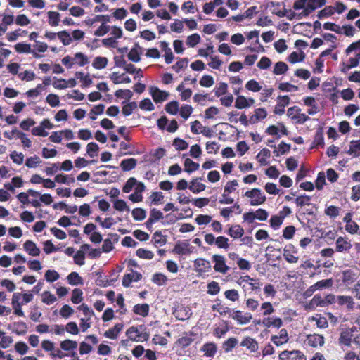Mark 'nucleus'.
<instances>
[{
	"label": "nucleus",
	"instance_id": "obj_27",
	"mask_svg": "<svg viewBox=\"0 0 360 360\" xmlns=\"http://www.w3.org/2000/svg\"><path fill=\"white\" fill-rule=\"evenodd\" d=\"M229 235L234 238H241L244 234V229L240 225H232L229 229Z\"/></svg>",
	"mask_w": 360,
	"mask_h": 360
},
{
	"label": "nucleus",
	"instance_id": "obj_41",
	"mask_svg": "<svg viewBox=\"0 0 360 360\" xmlns=\"http://www.w3.org/2000/svg\"><path fill=\"white\" fill-rule=\"evenodd\" d=\"M149 306L147 304H136L134 307V312L142 316H146L148 314Z\"/></svg>",
	"mask_w": 360,
	"mask_h": 360
},
{
	"label": "nucleus",
	"instance_id": "obj_47",
	"mask_svg": "<svg viewBox=\"0 0 360 360\" xmlns=\"http://www.w3.org/2000/svg\"><path fill=\"white\" fill-rule=\"evenodd\" d=\"M60 347L65 351H71L77 347V342L71 340H65L60 342Z\"/></svg>",
	"mask_w": 360,
	"mask_h": 360
},
{
	"label": "nucleus",
	"instance_id": "obj_20",
	"mask_svg": "<svg viewBox=\"0 0 360 360\" xmlns=\"http://www.w3.org/2000/svg\"><path fill=\"white\" fill-rule=\"evenodd\" d=\"M307 344L311 347L322 346L324 344V338L321 335L312 334L307 338Z\"/></svg>",
	"mask_w": 360,
	"mask_h": 360
},
{
	"label": "nucleus",
	"instance_id": "obj_13",
	"mask_svg": "<svg viewBox=\"0 0 360 360\" xmlns=\"http://www.w3.org/2000/svg\"><path fill=\"white\" fill-rule=\"evenodd\" d=\"M150 94L155 103L166 101L169 96L168 92L162 91L156 86H151L150 88Z\"/></svg>",
	"mask_w": 360,
	"mask_h": 360
},
{
	"label": "nucleus",
	"instance_id": "obj_16",
	"mask_svg": "<svg viewBox=\"0 0 360 360\" xmlns=\"http://www.w3.org/2000/svg\"><path fill=\"white\" fill-rule=\"evenodd\" d=\"M254 114L249 118L250 124H255L258 122L265 119L267 116V111L264 108H256L254 111Z\"/></svg>",
	"mask_w": 360,
	"mask_h": 360
},
{
	"label": "nucleus",
	"instance_id": "obj_48",
	"mask_svg": "<svg viewBox=\"0 0 360 360\" xmlns=\"http://www.w3.org/2000/svg\"><path fill=\"white\" fill-rule=\"evenodd\" d=\"M165 110L170 115H176L179 111V103L176 101L166 104Z\"/></svg>",
	"mask_w": 360,
	"mask_h": 360
},
{
	"label": "nucleus",
	"instance_id": "obj_36",
	"mask_svg": "<svg viewBox=\"0 0 360 360\" xmlns=\"http://www.w3.org/2000/svg\"><path fill=\"white\" fill-rule=\"evenodd\" d=\"M238 343V341L236 338H229L223 343L222 347L225 352H230Z\"/></svg>",
	"mask_w": 360,
	"mask_h": 360
},
{
	"label": "nucleus",
	"instance_id": "obj_2",
	"mask_svg": "<svg viewBox=\"0 0 360 360\" xmlns=\"http://www.w3.org/2000/svg\"><path fill=\"white\" fill-rule=\"evenodd\" d=\"M334 295L333 294H328L323 298L321 297L320 295H315L310 302H306L304 304V307L306 309L312 310L314 309L317 307H326L334 301Z\"/></svg>",
	"mask_w": 360,
	"mask_h": 360
},
{
	"label": "nucleus",
	"instance_id": "obj_29",
	"mask_svg": "<svg viewBox=\"0 0 360 360\" xmlns=\"http://www.w3.org/2000/svg\"><path fill=\"white\" fill-rule=\"evenodd\" d=\"M123 326V324L121 323H117L113 328L105 331L104 335L110 339H115L120 332L122 330Z\"/></svg>",
	"mask_w": 360,
	"mask_h": 360
},
{
	"label": "nucleus",
	"instance_id": "obj_23",
	"mask_svg": "<svg viewBox=\"0 0 360 360\" xmlns=\"http://www.w3.org/2000/svg\"><path fill=\"white\" fill-rule=\"evenodd\" d=\"M288 340V333L285 329H281L278 335L271 338V341L277 346L281 345Z\"/></svg>",
	"mask_w": 360,
	"mask_h": 360
},
{
	"label": "nucleus",
	"instance_id": "obj_31",
	"mask_svg": "<svg viewBox=\"0 0 360 360\" xmlns=\"http://www.w3.org/2000/svg\"><path fill=\"white\" fill-rule=\"evenodd\" d=\"M193 333H185L180 338L178 339L176 343L182 347H186L193 342L194 340L193 338Z\"/></svg>",
	"mask_w": 360,
	"mask_h": 360
},
{
	"label": "nucleus",
	"instance_id": "obj_24",
	"mask_svg": "<svg viewBox=\"0 0 360 360\" xmlns=\"http://www.w3.org/2000/svg\"><path fill=\"white\" fill-rule=\"evenodd\" d=\"M141 274L137 272L125 274L122 278V285L129 287L132 281H138L141 278Z\"/></svg>",
	"mask_w": 360,
	"mask_h": 360
},
{
	"label": "nucleus",
	"instance_id": "obj_28",
	"mask_svg": "<svg viewBox=\"0 0 360 360\" xmlns=\"http://www.w3.org/2000/svg\"><path fill=\"white\" fill-rule=\"evenodd\" d=\"M271 156V152L267 148H263L257 155V160L259 162L261 165H269V161H267V159L269 158Z\"/></svg>",
	"mask_w": 360,
	"mask_h": 360
},
{
	"label": "nucleus",
	"instance_id": "obj_19",
	"mask_svg": "<svg viewBox=\"0 0 360 360\" xmlns=\"http://www.w3.org/2000/svg\"><path fill=\"white\" fill-rule=\"evenodd\" d=\"M232 318L236 320L239 324L243 325L248 323L252 319V315L250 313H243L240 311H234Z\"/></svg>",
	"mask_w": 360,
	"mask_h": 360
},
{
	"label": "nucleus",
	"instance_id": "obj_63",
	"mask_svg": "<svg viewBox=\"0 0 360 360\" xmlns=\"http://www.w3.org/2000/svg\"><path fill=\"white\" fill-rule=\"evenodd\" d=\"M98 150L99 147L98 144L94 142L89 143L86 146V153L91 158L97 155Z\"/></svg>",
	"mask_w": 360,
	"mask_h": 360
},
{
	"label": "nucleus",
	"instance_id": "obj_12",
	"mask_svg": "<svg viewBox=\"0 0 360 360\" xmlns=\"http://www.w3.org/2000/svg\"><path fill=\"white\" fill-rule=\"evenodd\" d=\"M351 240L347 237L339 236L335 241V251L347 252L352 248Z\"/></svg>",
	"mask_w": 360,
	"mask_h": 360
},
{
	"label": "nucleus",
	"instance_id": "obj_11",
	"mask_svg": "<svg viewBox=\"0 0 360 360\" xmlns=\"http://www.w3.org/2000/svg\"><path fill=\"white\" fill-rule=\"evenodd\" d=\"M279 360H307V359L304 354L299 350H285L279 354Z\"/></svg>",
	"mask_w": 360,
	"mask_h": 360
},
{
	"label": "nucleus",
	"instance_id": "obj_37",
	"mask_svg": "<svg viewBox=\"0 0 360 360\" xmlns=\"http://www.w3.org/2000/svg\"><path fill=\"white\" fill-rule=\"evenodd\" d=\"M20 296L13 295L12 298V304L15 310V314L19 316H23L24 313L21 309V303H20Z\"/></svg>",
	"mask_w": 360,
	"mask_h": 360
},
{
	"label": "nucleus",
	"instance_id": "obj_21",
	"mask_svg": "<svg viewBox=\"0 0 360 360\" xmlns=\"http://www.w3.org/2000/svg\"><path fill=\"white\" fill-rule=\"evenodd\" d=\"M24 250L31 256L37 257L40 255V249L32 240H27L23 245Z\"/></svg>",
	"mask_w": 360,
	"mask_h": 360
},
{
	"label": "nucleus",
	"instance_id": "obj_18",
	"mask_svg": "<svg viewBox=\"0 0 360 360\" xmlns=\"http://www.w3.org/2000/svg\"><path fill=\"white\" fill-rule=\"evenodd\" d=\"M194 266L196 271L201 273L208 272L211 269L210 262L202 258L195 259Z\"/></svg>",
	"mask_w": 360,
	"mask_h": 360
},
{
	"label": "nucleus",
	"instance_id": "obj_43",
	"mask_svg": "<svg viewBox=\"0 0 360 360\" xmlns=\"http://www.w3.org/2000/svg\"><path fill=\"white\" fill-rule=\"evenodd\" d=\"M311 197L304 194L302 195L298 196L295 199V202L297 207H303L304 205H309L311 204Z\"/></svg>",
	"mask_w": 360,
	"mask_h": 360
},
{
	"label": "nucleus",
	"instance_id": "obj_25",
	"mask_svg": "<svg viewBox=\"0 0 360 360\" xmlns=\"http://www.w3.org/2000/svg\"><path fill=\"white\" fill-rule=\"evenodd\" d=\"M108 22L110 21V16L108 15H96L93 18H89L84 20V23L86 26L91 27L96 22Z\"/></svg>",
	"mask_w": 360,
	"mask_h": 360
},
{
	"label": "nucleus",
	"instance_id": "obj_1",
	"mask_svg": "<svg viewBox=\"0 0 360 360\" xmlns=\"http://www.w3.org/2000/svg\"><path fill=\"white\" fill-rule=\"evenodd\" d=\"M339 342L342 345L349 347L352 342L360 347V328L353 326L340 333Z\"/></svg>",
	"mask_w": 360,
	"mask_h": 360
},
{
	"label": "nucleus",
	"instance_id": "obj_26",
	"mask_svg": "<svg viewBox=\"0 0 360 360\" xmlns=\"http://www.w3.org/2000/svg\"><path fill=\"white\" fill-rule=\"evenodd\" d=\"M137 160L135 158H127L121 161L120 167L124 172L130 171L136 167Z\"/></svg>",
	"mask_w": 360,
	"mask_h": 360
},
{
	"label": "nucleus",
	"instance_id": "obj_64",
	"mask_svg": "<svg viewBox=\"0 0 360 360\" xmlns=\"http://www.w3.org/2000/svg\"><path fill=\"white\" fill-rule=\"evenodd\" d=\"M114 208L120 212L127 210V212H129V207L127 206L126 202L124 200L122 199H117L114 202L113 204Z\"/></svg>",
	"mask_w": 360,
	"mask_h": 360
},
{
	"label": "nucleus",
	"instance_id": "obj_52",
	"mask_svg": "<svg viewBox=\"0 0 360 360\" xmlns=\"http://www.w3.org/2000/svg\"><path fill=\"white\" fill-rule=\"evenodd\" d=\"M245 88L252 92H258L262 89V86L255 79L249 80L246 84Z\"/></svg>",
	"mask_w": 360,
	"mask_h": 360
},
{
	"label": "nucleus",
	"instance_id": "obj_34",
	"mask_svg": "<svg viewBox=\"0 0 360 360\" xmlns=\"http://www.w3.org/2000/svg\"><path fill=\"white\" fill-rule=\"evenodd\" d=\"M199 167L198 163L193 162L190 158H186L184 161V171L188 174L198 170Z\"/></svg>",
	"mask_w": 360,
	"mask_h": 360
},
{
	"label": "nucleus",
	"instance_id": "obj_62",
	"mask_svg": "<svg viewBox=\"0 0 360 360\" xmlns=\"http://www.w3.org/2000/svg\"><path fill=\"white\" fill-rule=\"evenodd\" d=\"M173 146L176 150H184L188 147V143L184 139L175 138L173 141Z\"/></svg>",
	"mask_w": 360,
	"mask_h": 360
},
{
	"label": "nucleus",
	"instance_id": "obj_44",
	"mask_svg": "<svg viewBox=\"0 0 360 360\" xmlns=\"http://www.w3.org/2000/svg\"><path fill=\"white\" fill-rule=\"evenodd\" d=\"M49 23L52 27L58 25L60 22V14L55 11L48 12Z\"/></svg>",
	"mask_w": 360,
	"mask_h": 360
},
{
	"label": "nucleus",
	"instance_id": "obj_50",
	"mask_svg": "<svg viewBox=\"0 0 360 360\" xmlns=\"http://www.w3.org/2000/svg\"><path fill=\"white\" fill-rule=\"evenodd\" d=\"M234 105L238 109H244L250 107V104L247 102V98L244 96H238Z\"/></svg>",
	"mask_w": 360,
	"mask_h": 360
},
{
	"label": "nucleus",
	"instance_id": "obj_39",
	"mask_svg": "<svg viewBox=\"0 0 360 360\" xmlns=\"http://www.w3.org/2000/svg\"><path fill=\"white\" fill-rule=\"evenodd\" d=\"M108 59L105 57L97 56L94 58L92 65L95 69H103L107 66Z\"/></svg>",
	"mask_w": 360,
	"mask_h": 360
},
{
	"label": "nucleus",
	"instance_id": "obj_58",
	"mask_svg": "<svg viewBox=\"0 0 360 360\" xmlns=\"http://www.w3.org/2000/svg\"><path fill=\"white\" fill-rule=\"evenodd\" d=\"M278 88L279 90L285 92L296 91L298 90L297 86L291 84L289 82L280 83Z\"/></svg>",
	"mask_w": 360,
	"mask_h": 360
},
{
	"label": "nucleus",
	"instance_id": "obj_57",
	"mask_svg": "<svg viewBox=\"0 0 360 360\" xmlns=\"http://www.w3.org/2000/svg\"><path fill=\"white\" fill-rule=\"evenodd\" d=\"M228 89V85L225 82H220L218 86H217L214 89V92L217 97H219L222 95H224L226 94Z\"/></svg>",
	"mask_w": 360,
	"mask_h": 360
},
{
	"label": "nucleus",
	"instance_id": "obj_40",
	"mask_svg": "<svg viewBox=\"0 0 360 360\" xmlns=\"http://www.w3.org/2000/svg\"><path fill=\"white\" fill-rule=\"evenodd\" d=\"M73 61L79 66H84L89 63L88 57L81 52L76 53L73 58Z\"/></svg>",
	"mask_w": 360,
	"mask_h": 360
},
{
	"label": "nucleus",
	"instance_id": "obj_45",
	"mask_svg": "<svg viewBox=\"0 0 360 360\" xmlns=\"http://www.w3.org/2000/svg\"><path fill=\"white\" fill-rule=\"evenodd\" d=\"M290 150V145L285 143L282 141L280 144H278V150H274V153L276 156L278 157L281 155H284L288 153Z\"/></svg>",
	"mask_w": 360,
	"mask_h": 360
},
{
	"label": "nucleus",
	"instance_id": "obj_17",
	"mask_svg": "<svg viewBox=\"0 0 360 360\" xmlns=\"http://www.w3.org/2000/svg\"><path fill=\"white\" fill-rule=\"evenodd\" d=\"M331 279H323L316 282L311 285L305 292H314L316 290H322L324 288H329L332 285Z\"/></svg>",
	"mask_w": 360,
	"mask_h": 360
},
{
	"label": "nucleus",
	"instance_id": "obj_4",
	"mask_svg": "<svg viewBox=\"0 0 360 360\" xmlns=\"http://www.w3.org/2000/svg\"><path fill=\"white\" fill-rule=\"evenodd\" d=\"M143 327L141 326L140 328L137 327H130L126 334L127 337L133 341L139 342L147 340L149 338V335L145 332L143 330H141Z\"/></svg>",
	"mask_w": 360,
	"mask_h": 360
},
{
	"label": "nucleus",
	"instance_id": "obj_54",
	"mask_svg": "<svg viewBox=\"0 0 360 360\" xmlns=\"http://www.w3.org/2000/svg\"><path fill=\"white\" fill-rule=\"evenodd\" d=\"M153 240L154 245H163L167 242L166 238L164 236H162L161 231H157L154 233L153 236Z\"/></svg>",
	"mask_w": 360,
	"mask_h": 360
},
{
	"label": "nucleus",
	"instance_id": "obj_10",
	"mask_svg": "<svg viewBox=\"0 0 360 360\" xmlns=\"http://www.w3.org/2000/svg\"><path fill=\"white\" fill-rule=\"evenodd\" d=\"M240 346L246 348L250 353H256L259 350L258 342L250 336L244 337L240 343Z\"/></svg>",
	"mask_w": 360,
	"mask_h": 360
},
{
	"label": "nucleus",
	"instance_id": "obj_61",
	"mask_svg": "<svg viewBox=\"0 0 360 360\" xmlns=\"http://www.w3.org/2000/svg\"><path fill=\"white\" fill-rule=\"evenodd\" d=\"M139 108L143 110L152 111L155 106L149 98H144L139 103Z\"/></svg>",
	"mask_w": 360,
	"mask_h": 360
},
{
	"label": "nucleus",
	"instance_id": "obj_8",
	"mask_svg": "<svg viewBox=\"0 0 360 360\" xmlns=\"http://www.w3.org/2000/svg\"><path fill=\"white\" fill-rule=\"evenodd\" d=\"M212 262H214V269L217 272L226 274L229 270V267L226 264L225 258L221 255H214L212 257Z\"/></svg>",
	"mask_w": 360,
	"mask_h": 360
},
{
	"label": "nucleus",
	"instance_id": "obj_38",
	"mask_svg": "<svg viewBox=\"0 0 360 360\" xmlns=\"http://www.w3.org/2000/svg\"><path fill=\"white\" fill-rule=\"evenodd\" d=\"M57 37L61 41L64 46L70 45L72 42V38L70 33L66 30L60 31L57 33Z\"/></svg>",
	"mask_w": 360,
	"mask_h": 360
},
{
	"label": "nucleus",
	"instance_id": "obj_53",
	"mask_svg": "<svg viewBox=\"0 0 360 360\" xmlns=\"http://www.w3.org/2000/svg\"><path fill=\"white\" fill-rule=\"evenodd\" d=\"M167 281V276L162 273H155L152 277V281L158 285H165Z\"/></svg>",
	"mask_w": 360,
	"mask_h": 360
},
{
	"label": "nucleus",
	"instance_id": "obj_6",
	"mask_svg": "<svg viewBox=\"0 0 360 360\" xmlns=\"http://www.w3.org/2000/svg\"><path fill=\"white\" fill-rule=\"evenodd\" d=\"M301 109L297 106H292L288 109L287 115L295 120L297 124H304L310 118L304 113H301Z\"/></svg>",
	"mask_w": 360,
	"mask_h": 360
},
{
	"label": "nucleus",
	"instance_id": "obj_60",
	"mask_svg": "<svg viewBox=\"0 0 360 360\" xmlns=\"http://www.w3.org/2000/svg\"><path fill=\"white\" fill-rule=\"evenodd\" d=\"M188 58H181L174 65L172 66V68L176 72H179L182 69L186 68L188 65Z\"/></svg>",
	"mask_w": 360,
	"mask_h": 360
},
{
	"label": "nucleus",
	"instance_id": "obj_9",
	"mask_svg": "<svg viewBox=\"0 0 360 360\" xmlns=\"http://www.w3.org/2000/svg\"><path fill=\"white\" fill-rule=\"evenodd\" d=\"M277 103L274 108V113L281 115L285 112V108L290 104V98L288 95H279L276 98Z\"/></svg>",
	"mask_w": 360,
	"mask_h": 360
},
{
	"label": "nucleus",
	"instance_id": "obj_33",
	"mask_svg": "<svg viewBox=\"0 0 360 360\" xmlns=\"http://www.w3.org/2000/svg\"><path fill=\"white\" fill-rule=\"evenodd\" d=\"M67 280L68 283L72 285H78L83 284L82 278L79 275L78 273L75 271L71 272L67 276Z\"/></svg>",
	"mask_w": 360,
	"mask_h": 360
},
{
	"label": "nucleus",
	"instance_id": "obj_59",
	"mask_svg": "<svg viewBox=\"0 0 360 360\" xmlns=\"http://www.w3.org/2000/svg\"><path fill=\"white\" fill-rule=\"evenodd\" d=\"M55 181L58 183L60 184H70L75 182V178L71 176L68 177L67 175L60 174H58L55 176Z\"/></svg>",
	"mask_w": 360,
	"mask_h": 360
},
{
	"label": "nucleus",
	"instance_id": "obj_22",
	"mask_svg": "<svg viewBox=\"0 0 360 360\" xmlns=\"http://www.w3.org/2000/svg\"><path fill=\"white\" fill-rule=\"evenodd\" d=\"M324 137H323V130L322 128L317 129L314 141L312 143L311 148H321L324 147Z\"/></svg>",
	"mask_w": 360,
	"mask_h": 360
},
{
	"label": "nucleus",
	"instance_id": "obj_14",
	"mask_svg": "<svg viewBox=\"0 0 360 360\" xmlns=\"http://www.w3.org/2000/svg\"><path fill=\"white\" fill-rule=\"evenodd\" d=\"M200 351L202 352L206 357L212 358L217 353V347L215 343L210 342L204 344Z\"/></svg>",
	"mask_w": 360,
	"mask_h": 360
},
{
	"label": "nucleus",
	"instance_id": "obj_55",
	"mask_svg": "<svg viewBox=\"0 0 360 360\" xmlns=\"http://www.w3.org/2000/svg\"><path fill=\"white\" fill-rule=\"evenodd\" d=\"M215 245L218 248L226 250L229 248V238L223 236H218L216 238Z\"/></svg>",
	"mask_w": 360,
	"mask_h": 360
},
{
	"label": "nucleus",
	"instance_id": "obj_30",
	"mask_svg": "<svg viewBox=\"0 0 360 360\" xmlns=\"http://www.w3.org/2000/svg\"><path fill=\"white\" fill-rule=\"evenodd\" d=\"M199 179H202L201 178H196L193 179L191 184V185L188 187L189 190L192 191L193 193H198L201 191H203L205 190L206 186L204 184L198 182Z\"/></svg>",
	"mask_w": 360,
	"mask_h": 360
},
{
	"label": "nucleus",
	"instance_id": "obj_5",
	"mask_svg": "<svg viewBox=\"0 0 360 360\" xmlns=\"http://www.w3.org/2000/svg\"><path fill=\"white\" fill-rule=\"evenodd\" d=\"M298 250L292 244L288 243L283 248V256L290 264H295L299 261Z\"/></svg>",
	"mask_w": 360,
	"mask_h": 360
},
{
	"label": "nucleus",
	"instance_id": "obj_56",
	"mask_svg": "<svg viewBox=\"0 0 360 360\" xmlns=\"http://www.w3.org/2000/svg\"><path fill=\"white\" fill-rule=\"evenodd\" d=\"M136 255L139 258L146 259H151L154 257V254L152 251L143 249V248H139L136 250Z\"/></svg>",
	"mask_w": 360,
	"mask_h": 360
},
{
	"label": "nucleus",
	"instance_id": "obj_46",
	"mask_svg": "<svg viewBox=\"0 0 360 360\" xmlns=\"http://www.w3.org/2000/svg\"><path fill=\"white\" fill-rule=\"evenodd\" d=\"M132 217L136 221H142L146 217V212L142 208H134L131 212Z\"/></svg>",
	"mask_w": 360,
	"mask_h": 360
},
{
	"label": "nucleus",
	"instance_id": "obj_35",
	"mask_svg": "<svg viewBox=\"0 0 360 360\" xmlns=\"http://www.w3.org/2000/svg\"><path fill=\"white\" fill-rule=\"evenodd\" d=\"M288 70V65L283 62L279 61L277 62L274 68L273 73L276 75H280L285 74Z\"/></svg>",
	"mask_w": 360,
	"mask_h": 360
},
{
	"label": "nucleus",
	"instance_id": "obj_32",
	"mask_svg": "<svg viewBox=\"0 0 360 360\" xmlns=\"http://www.w3.org/2000/svg\"><path fill=\"white\" fill-rule=\"evenodd\" d=\"M347 153L354 158L360 156V140L352 141Z\"/></svg>",
	"mask_w": 360,
	"mask_h": 360
},
{
	"label": "nucleus",
	"instance_id": "obj_3",
	"mask_svg": "<svg viewBox=\"0 0 360 360\" xmlns=\"http://www.w3.org/2000/svg\"><path fill=\"white\" fill-rule=\"evenodd\" d=\"M245 196L250 198V205L252 206L262 205L266 200V196L259 188H253L251 191H246Z\"/></svg>",
	"mask_w": 360,
	"mask_h": 360
},
{
	"label": "nucleus",
	"instance_id": "obj_49",
	"mask_svg": "<svg viewBox=\"0 0 360 360\" xmlns=\"http://www.w3.org/2000/svg\"><path fill=\"white\" fill-rule=\"evenodd\" d=\"M137 108V104L135 101H131L123 105L122 112L124 116H129L132 114L133 110Z\"/></svg>",
	"mask_w": 360,
	"mask_h": 360
},
{
	"label": "nucleus",
	"instance_id": "obj_42",
	"mask_svg": "<svg viewBox=\"0 0 360 360\" xmlns=\"http://www.w3.org/2000/svg\"><path fill=\"white\" fill-rule=\"evenodd\" d=\"M75 76L77 79H79L81 82H82V86L83 88L87 87L92 84V79L89 77V75H84L82 72H77L75 73Z\"/></svg>",
	"mask_w": 360,
	"mask_h": 360
},
{
	"label": "nucleus",
	"instance_id": "obj_51",
	"mask_svg": "<svg viewBox=\"0 0 360 360\" xmlns=\"http://www.w3.org/2000/svg\"><path fill=\"white\" fill-rule=\"evenodd\" d=\"M283 221V217L279 215H273L270 219V226L274 230L278 229L282 225Z\"/></svg>",
	"mask_w": 360,
	"mask_h": 360
},
{
	"label": "nucleus",
	"instance_id": "obj_7",
	"mask_svg": "<svg viewBox=\"0 0 360 360\" xmlns=\"http://www.w3.org/2000/svg\"><path fill=\"white\" fill-rule=\"evenodd\" d=\"M240 285H243L244 291L247 290H257L261 288V284L258 279L250 278L249 276H245L241 278Z\"/></svg>",
	"mask_w": 360,
	"mask_h": 360
},
{
	"label": "nucleus",
	"instance_id": "obj_15",
	"mask_svg": "<svg viewBox=\"0 0 360 360\" xmlns=\"http://www.w3.org/2000/svg\"><path fill=\"white\" fill-rule=\"evenodd\" d=\"M89 244H84L81 246V250H78L74 255V262L76 264L82 266L84 264L85 254L84 252L90 249Z\"/></svg>",
	"mask_w": 360,
	"mask_h": 360
}]
</instances>
